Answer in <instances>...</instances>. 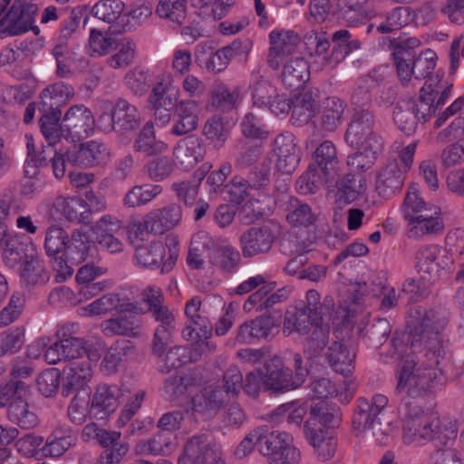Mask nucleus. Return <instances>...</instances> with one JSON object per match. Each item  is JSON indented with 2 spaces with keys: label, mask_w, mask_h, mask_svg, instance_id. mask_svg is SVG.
Here are the masks:
<instances>
[{
  "label": "nucleus",
  "mask_w": 464,
  "mask_h": 464,
  "mask_svg": "<svg viewBox=\"0 0 464 464\" xmlns=\"http://www.w3.org/2000/svg\"><path fill=\"white\" fill-rule=\"evenodd\" d=\"M447 323L446 316L430 311L411 332L392 334L381 354L398 362L397 393L424 398L445 383V368L450 361L449 340L442 333Z\"/></svg>",
  "instance_id": "f257e3e1"
},
{
  "label": "nucleus",
  "mask_w": 464,
  "mask_h": 464,
  "mask_svg": "<svg viewBox=\"0 0 464 464\" xmlns=\"http://www.w3.org/2000/svg\"><path fill=\"white\" fill-rule=\"evenodd\" d=\"M392 44L394 47L393 59L397 73L403 84L407 83L411 76L416 80H422L432 73L437 55L430 49L417 54L415 49L420 45L418 38L400 36L394 38Z\"/></svg>",
  "instance_id": "f03ea898"
},
{
  "label": "nucleus",
  "mask_w": 464,
  "mask_h": 464,
  "mask_svg": "<svg viewBox=\"0 0 464 464\" xmlns=\"http://www.w3.org/2000/svg\"><path fill=\"white\" fill-rule=\"evenodd\" d=\"M402 440L405 444H411L427 440L432 434V428L440 423L438 414L429 409L409 401L403 402Z\"/></svg>",
  "instance_id": "7ed1b4c3"
},
{
  "label": "nucleus",
  "mask_w": 464,
  "mask_h": 464,
  "mask_svg": "<svg viewBox=\"0 0 464 464\" xmlns=\"http://www.w3.org/2000/svg\"><path fill=\"white\" fill-rule=\"evenodd\" d=\"M179 241L173 235L166 238V244L160 241L152 242L149 246H137L135 252L136 264L144 268H161V274L170 272L179 256Z\"/></svg>",
  "instance_id": "20e7f679"
},
{
  "label": "nucleus",
  "mask_w": 464,
  "mask_h": 464,
  "mask_svg": "<svg viewBox=\"0 0 464 464\" xmlns=\"http://www.w3.org/2000/svg\"><path fill=\"white\" fill-rule=\"evenodd\" d=\"M260 454L271 464H297L299 450L293 445L291 434L275 430L269 425H263Z\"/></svg>",
  "instance_id": "39448f33"
},
{
  "label": "nucleus",
  "mask_w": 464,
  "mask_h": 464,
  "mask_svg": "<svg viewBox=\"0 0 464 464\" xmlns=\"http://www.w3.org/2000/svg\"><path fill=\"white\" fill-rule=\"evenodd\" d=\"M68 242L69 235L61 226L53 224L46 228L44 250L46 255L52 258L51 264L55 272V281L58 283L64 282L73 274V268L64 259Z\"/></svg>",
  "instance_id": "423d86ee"
},
{
  "label": "nucleus",
  "mask_w": 464,
  "mask_h": 464,
  "mask_svg": "<svg viewBox=\"0 0 464 464\" xmlns=\"http://www.w3.org/2000/svg\"><path fill=\"white\" fill-rule=\"evenodd\" d=\"M345 140L356 148L382 150L383 147L382 138L375 130L374 115L371 111L360 110L353 112L345 133Z\"/></svg>",
  "instance_id": "0eeeda50"
},
{
  "label": "nucleus",
  "mask_w": 464,
  "mask_h": 464,
  "mask_svg": "<svg viewBox=\"0 0 464 464\" xmlns=\"http://www.w3.org/2000/svg\"><path fill=\"white\" fill-rule=\"evenodd\" d=\"M278 237L276 224H263L243 231L238 238L243 257L253 258L270 253Z\"/></svg>",
  "instance_id": "6e6552de"
},
{
  "label": "nucleus",
  "mask_w": 464,
  "mask_h": 464,
  "mask_svg": "<svg viewBox=\"0 0 464 464\" xmlns=\"http://www.w3.org/2000/svg\"><path fill=\"white\" fill-rule=\"evenodd\" d=\"M37 5L29 0H14L8 12L0 19V38L22 34L34 29Z\"/></svg>",
  "instance_id": "1a4fd4ad"
},
{
  "label": "nucleus",
  "mask_w": 464,
  "mask_h": 464,
  "mask_svg": "<svg viewBox=\"0 0 464 464\" xmlns=\"http://www.w3.org/2000/svg\"><path fill=\"white\" fill-rule=\"evenodd\" d=\"M305 149L314 150L312 153L314 168L321 172L326 184H332L341 170L334 144L331 140H324L317 145L314 139H309L305 141Z\"/></svg>",
  "instance_id": "9d476101"
},
{
  "label": "nucleus",
  "mask_w": 464,
  "mask_h": 464,
  "mask_svg": "<svg viewBox=\"0 0 464 464\" xmlns=\"http://www.w3.org/2000/svg\"><path fill=\"white\" fill-rule=\"evenodd\" d=\"M95 120L90 109L82 104L71 106L62 122L63 138L72 142L88 138L94 130Z\"/></svg>",
  "instance_id": "9b49d317"
},
{
  "label": "nucleus",
  "mask_w": 464,
  "mask_h": 464,
  "mask_svg": "<svg viewBox=\"0 0 464 464\" xmlns=\"http://www.w3.org/2000/svg\"><path fill=\"white\" fill-rule=\"evenodd\" d=\"M0 206L8 224L14 222L19 230L27 234H35L38 227L34 225L32 217L26 215L27 203L18 193L6 189L0 196Z\"/></svg>",
  "instance_id": "f8f14e48"
},
{
  "label": "nucleus",
  "mask_w": 464,
  "mask_h": 464,
  "mask_svg": "<svg viewBox=\"0 0 464 464\" xmlns=\"http://www.w3.org/2000/svg\"><path fill=\"white\" fill-rule=\"evenodd\" d=\"M389 402L383 394H375L370 400L360 397L356 401V409L353 415V427L359 432H366L369 427H372L379 421V415Z\"/></svg>",
  "instance_id": "ddd939ff"
},
{
  "label": "nucleus",
  "mask_w": 464,
  "mask_h": 464,
  "mask_svg": "<svg viewBox=\"0 0 464 464\" xmlns=\"http://www.w3.org/2000/svg\"><path fill=\"white\" fill-rule=\"evenodd\" d=\"M264 390L274 393H283L297 389L299 386L293 378V372L285 367L279 357L270 358L265 362Z\"/></svg>",
  "instance_id": "4468645a"
},
{
  "label": "nucleus",
  "mask_w": 464,
  "mask_h": 464,
  "mask_svg": "<svg viewBox=\"0 0 464 464\" xmlns=\"http://www.w3.org/2000/svg\"><path fill=\"white\" fill-rule=\"evenodd\" d=\"M65 377L61 386V395L64 398L81 396L80 392L88 387L92 377V362L89 358L68 363L63 368Z\"/></svg>",
  "instance_id": "2eb2a0df"
},
{
  "label": "nucleus",
  "mask_w": 464,
  "mask_h": 464,
  "mask_svg": "<svg viewBox=\"0 0 464 464\" xmlns=\"http://www.w3.org/2000/svg\"><path fill=\"white\" fill-rule=\"evenodd\" d=\"M122 395L121 388L116 384L97 385L89 409L91 418L99 420L108 419L119 407Z\"/></svg>",
  "instance_id": "dca6fc26"
},
{
  "label": "nucleus",
  "mask_w": 464,
  "mask_h": 464,
  "mask_svg": "<svg viewBox=\"0 0 464 464\" xmlns=\"http://www.w3.org/2000/svg\"><path fill=\"white\" fill-rule=\"evenodd\" d=\"M274 152L278 171L290 175L296 169L301 160V152L293 133L286 131L279 134L274 141Z\"/></svg>",
  "instance_id": "f3484780"
},
{
  "label": "nucleus",
  "mask_w": 464,
  "mask_h": 464,
  "mask_svg": "<svg viewBox=\"0 0 464 464\" xmlns=\"http://www.w3.org/2000/svg\"><path fill=\"white\" fill-rule=\"evenodd\" d=\"M278 323L274 316L261 315L242 324L236 335L237 343H250L256 339L270 340L278 333Z\"/></svg>",
  "instance_id": "a211bd4d"
},
{
  "label": "nucleus",
  "mask_w": 464,
  "mask_h": 464,
  "mask_svg": "<svg viewBox=\"0 0 464 464\" xmlns=\"http://www.w3.org/2000/svg\"><path fill=\"white\" fill-rule=\"evenodd\" d=\"M143 313L138 306V311L120 314L118 316L107 319L101 324L102 334L107 337L127 336L138 337L142 330V319L138 315Z\"/></svg>",
  "instance_id": "6ab92c4d"
},
{
  "label": "nucleus",
  "mask_w": 464,
  "mask_h": 464,
  "mask_svg": "<svg viewBox=\"0 0 464 464\" xmlns=\"http://www.w3.org/2000/svg\"><path fill=\"white\" fill-rule=\"evenodd\" d=\"M199 122L198 105L194 100H181L173 112V126L169 133L183 136L195 130Z\"/></svg>",
  "instance_id": "aec40b11"
},
{
  "label": "nucleus",
  "mask_w": 464,
  "mask_h": 464,
  "mask_svg": "<svg viewBox=\"0 0 464 464\" xmlns=\"http://www.w3.org/2000/svg\"><path fill=\"white\" fill-rule=\"evenodd\" d=\"M297 40V35L293 32L283 34L278 31H272L269 34L270 48L267 55L269 66L277 70L285 62L286 58L295 52Z\"/></svg>",
  "instance_id": "412c9836"
},
{
  "label": "nucleus",
  "mask_w": 464,
  "mask_h": 464,
  "mask_svg": "<svg viewBox=\"0 0 464 464\" xmlns=\"http://www.w3.org/2000/svg\"><path fill=\"white\" fill-rule=\"evenodd\" d=\"M74 96V88L63 82H56L46 86L40 94L38 110L50 111H62Z\"/></svg>",
  "instance_id": "4be33fe9"
},
{
  "label": "nucleus",
  "mask_w": 464,
  "mask_h": 464,
  "mask_svg": "<svg viewBox=\"0 0 464 464\" xmlns=\"http://www.w3.org/2000/svg\"><path fill=\"white\" fill-rule=\"evenodd\" d=\"M405 178L398 160H389L377 175L376 189L382 198H389L401 190Z\"/></svg>",
  "instance_id": "5701e85b"
},
{
  "label": "nucleus",
  "mask_w": 464,
  "mask_h": 464,
  "mask_svg": "<svg viewBox=\"0 0 464 464\" xmlns=\"http://www.w3.org/2000/svg\"><path fill=\"white\" fill-rule=\"evenodd\" d=\"M181 217L182 211L180 206L170 204L147 214L144 219V227L147 232L162 234L177 226Z\"/></svg>",
  "instance_id": "b1692460"
},
{
  "label": "nucleus",
  "mask_w": 464,
  "mask_h": 464,
  "mask_svg": "<svg viewBox=\"0 0 464 464\" xmlns=\"http://www.w3.org/2000/svg\"><path fill=\"white\" fill-rule=\"evenodd\" d=\"M57 154L59 155V151L55 150L54 147L43 145L40 158H26L24 167L25 176L33 179L38 175L41 168L47 167L51 163L55 178H63L65 174L64 165L63 159L57 157Z\"/></svg>",
  "instance_id": "393cba45"
},
{
  "label": "nucleus",
  "mask_w": 464,
  "mask_h": 464,
  "mask_svg": "<svg viewBox=\"0 0 464 464\" xmlns=\"http://www.w3.org/2000/svg\"><path fill=\"white\" fill-rule=\"evenodd\" d=\"M76 442L77 436L70 427L58 426L47 437L44 445L41 447V454L45 457L58 458L74 447Z\"/></svg>",
  "instance_id": "a878e982"
},
{
  "label": "nucleus",
  "mask_w": 464,
  "mask_h": 464,
  "mask_svg": "<svg viewBox=\"0 0 464 464\" xmlns=\"http://www.w3.org/2000/svg\"><path fill=\"white\" fill-rule=\"evenodd\" d=\"M21 283L25 287H33L44 285L50 278L49 272L45 268L44 262L38 256L36 249L31 251V255L21 264L19 267Z\"/></svg>",
  "instance_id": "bb28decb"
},
{
  "label": "nucleus",
  "mask_w": 464,
  "mask_h": 464,
  "mask_svg": "<svg viewBox=\"0 0 464 464\" xmlns=\"http://www.w3.org/2000/svg\"><path fill=\"white\" fill-rule=\"evenodd\" d=\"M113 111L117 134L124 135L140 128L141 114L135 105L124 99H118Z\"/></svg>",
  "instance_id": "cd10ccee"
},
{
  "label": "nucleus",
  "mask_w": 464,
  "mask_h": 464,
  "mask_svg": "<svg viewBox=\"0 0 464 464\" xmlns=\"http://www.w3.org/2000/svg\"><path fill=\"white\" fill-rule=\"evenodd\" d=\"M329 366L337 373L345 377L351 375L354 370L355 353L350 351L343 343L334 341L324 353Z\"/></svg>",
  "instance_id": "c85d7f7f"
},
{
  "label": "nucleus",
  "mask_w": 464,
  "mask_h": 464,
  "mask_svg": "<svg viewBox=\"0 0 464 464\" xmlns=\"http://www.w3.org/2000/svg\"><path fill=\"white\" fill-rule=\"evenodd\" d=\"M95 243L90 238L87 233L80 229H74L67 244L64 259L67 264L72 266L85 261L88 256H92L95 251Z\"/></svg>",
  "instance_id": "c756f323"
},
{
  "label": "nucleus",
  "mask_w": 464,
  "mask_h": 464,
  "mask_svg": "<svg viewBox=\"0 0 464 464\" xmlns=\"http://www.w3.org/2000/svg\"><path fill=\"white\" fill-rule=\"evenodd\" d=\"M440 248L436 245H430L420 248L416 253V269L426 280L437 281L443 266L439 261Z\"/></svg>",
  "instance_id": "7c9ffc66"
},
{
  "label": "nucleus",
  "mask_w": 464,
  "mask_h": 464,
  "mask_svg": "<svg viewBox=\"0 0 464 464\" xmlns=\"http://www.w3.org/2000/svg\"><path fill=\"white\" fill-rule=\"evenodd\" d=\"M213 455L211 440L207 434L194 435L186 443L179 464H204Z\"/></svg>",
  "instance_id": "2f4dec72"
},
{
  "label": "nucleus",
  "mask_w": 464,
  "mask_h": 464,
  "mask_svg": "<svg viewBox=\"0 0 464 464\" xmlns=\"http://www.w3.org/2000/svg\"><path fill=\"white\" fill-rule=\"evenodd\" d=\"M204 154L203 144L194 137L180 140L173 150L175 160L185 169L193 168L204 159Z\"/></svg>",
  "instance_id": "473e14b6"
},
{
  "label": "nucleus",
  "mask_w": 464,
  "mask_h": 464,
  "mask_svg": "<svg viewBox=\"0 0 464 464\" xmlns=\"http://www.w3.org/2000/svg\"><path fill=\"white\" fill-rule=\"evenodd\" d=\"M227 401V395L219 386L203 388L192 398L193 409L198 412L216 414Z\"/></svg>",
  "instance_id": "72a5a7b5"
},
{
  "label": "nucleus",
  "mask_w": 464,
  "mask_h": 464,
  "mask_svg": "<svg viewBox=\"0 0 464 464\" xmlns=\"http://www.w3.org/2000/svg\"><path fill=\"white\" fill-rule=\"evenodd\" d=\"M281 81L288 90H298L309 79L307 62L302 57L290 59L283 63Z\"/></svg>",
  "instance_id": "f704fd0d"
},
{
  "label": "nucleus",
  "mask_w": 464,
  "mask_h": 464,
  "mask_svg": "<svg viewBox=\"0 0 464 464\" xmlns=\"http://www.w3.org/2000/svg\"><path fill=\"white\" fill-rule=\"evenodd\" d=\"M439 215L440 208L435 207L431 208L430 211L417 216L414 220L409 223L411 236L423 237L441 233L444 227Z\"/></svg>",
  "instance_id": "c9c22d12"
},
{
  "label": "nucleus",
  "mask_w": 464,
  "mask_h": 464,
  "mask_svg": "<svg viewBox=\"0 0 464 464\" xmlns=\"http://www.w3.org/2000/svg\"><path fill=\"white\" fill-rule=\"evenodd\" d=\"M210 168L211 166L202 165L188 179L173 183L171 188L178 198L186 205H192L197 198L199 186Z\"/></svg>",
  "instance_id": "e433bc0d"
},
{
  "label": "nucleus",
  "mask_w": 464,
  "mask_h": 464,
  "mask_svg": "<svg viewBox=\"0 0 464 464\" xmlns=\"http://www.w3.org/2000/svg\"><path fill=\"white\" fill-rule=\"evenodd\" d=\"M217 243L207 231H198L191 239L190 246L187 256V265L191 269H202L205 264L203 251L215 250Z\"/></svg>",
  "instance_id": "4c0bfd02"
},
{
  "label": "nucleus",
  "mask_w": 464,
  "mask_h": 464,
  "mask_svg": "<svg viewBox=\"0 0 464 464\" xmlns=\"http://www.w3.org/2000/svg\"><path fill=\"white\" fill-rule=\"evenodd\" d=\"M321 322L304 308L295 306L293 311H287L284 321V333L288 334L296 332L300 334H308L312 328Z\"/></svg>",
  "instance_id": "58836bf2"
},
{
  "label": "nucleus",
  "mask_w": 464,
  "mask_h": 464,
  "mask_svg": "<svg viewBox=\"0 0 464 464\" xmlns=\"http://www.w3.org/2000/svg\"><path fill=\"white\" fill-rule=\"evenodd\" d=\"M133 150L135 152L149 157L165 151L167 144L156 139L153 123L148 121L137 135L133 143Z\"/></svg>",
  "instance_id": "ea45409f"
},
{
  "label": "nucleus",
  "mask_w": 464,
  "mask_h": 464,
  "mask_svg": "<svg viewBox=\"0 0 464 464\" xmlns=\"http://www.w3.org/2000/svg\"><path fill=\"white\" fill-rule=\"evenodd\" d=\"M136 312L138 303L121 302L118 294L110 293L94 300L87 307L86 311L90 315H98L111 311Z\"/></svg>",
  "instance_id": "a19ab883"
},
{
  "label": "nucleus",
  "mask_w": 464,
  "mask_h": 464,
  "mask_svg": "<svg viewBox=\"0 0 464 464\" xmlns=\"http://www.w3.org/2000/svg\"><path fill=\"white\" fill-rule=\"evenodd\" d=\"M286 212V220L296 227H308L317 219V215L312 207L296 198H289Z\"/></svg>",
  "instance_id": "79ce46f5"
},
{
  "label": "nucleus",
  "mask_w": 464,
  "mask_h": 464,
  "mask_svg": "<svg viewBox=\"0 0 464 464\" xmlns=\"http://www.w3.org/2000/svg\"><path fill=\"white\" fill-rule=\"evenodd\" d=\"M172 450V434L160 430L149 440L137 442L135 451L139 455H168Z\"/></svg>",
  "instance_id": "37998d69"
},
{
  "label": "nucleus",
  "mask_w": 464,
  "mask_h": 464,
  "mask_svg": "<svg viewBox=\"0 0 464 464\" xmlns=\"http://www.w3.org/2000/svg\"><path fill=\"white\" fill-rule=\"evenodd\" d=\"M39 111L41 113L39 126L41 132L45 139V145L53 146L55 149L62 143L61 138L63 137L61 123L62 111Z\"/></svg>",
  "instance_id": "c03bdc74"
},
{
  "label": "nucleus",
  "mask_w": 464,
  "mask_h": 464,
  "mask_svg": "<svg viewBox=\"0 0 464 464\" xmlns=\"http://www.w3.org/2000/svg\"><path fill=\"white\" fill-rule=\"evenodd\" d=\"M69 326L63 327L58 331L57 334L61 337L60 345L63 353L64 362L72 363L75 361L84 360L89 358L90 355H86V348L82 338L74 337L70 334Z\"/></svg>",
  "instance_id": "a18cd8bd"
},
{
  "label": "nucleus",
  "mask_w": 464,
  "mask_h": 464,
  "mask_svg": "<svg viewBox=\"0 0 464 464\" xmlns=\"http://www.w3.org/2000/svg\"><path fill=\"white\" fill-rule=\"evenodd\" d=\"M34 249L35 246L32 242L24 243L13 237L9 238L0 253H2L4 263L14 268L18 264L21 265Z\"/></svg>",
  "instance_id": "49530a36"
},
{
  "label": "nucleus",
  "mask_w": 464,
  "mask_h": 464,
  "mask_svg": "<svg viewBox=\"0 0 464 464\" xmlns=\"http://www.w3.org/2000/svg\"><path fill=\"white\" fill-rule=\"evenodd\" d=\"M155 12L160 18L179 27L187 15V0H159Z\"/></svg>",
  "instance_id": "de8ad7c7"
},
{
  "label": "nucleus",
  "mask_w": 464,
  "mask_h": 464,
  "mask_svg": "<svg viewBox=\"0 0 464 464\" xmlns=\"http://www.w3.org/2000/svg\"><path fill=\"white\" fill-rule=\"evenodd\" d=\"M393 120L397 127L406 135L412 134L417 128L419 118L414 113L412 99L400 101L393 110Z\"/></svg>",
  "instance_id": "09e8293b"
},
{
  "label": "nucleus",
  "mask_w": 464,
  "mask_h": 464,
  "mask_svg": "<svg viewBox=\"0 0 464 464\" xmlns=\"http://www.w3.org/2000/svg\"><path fill=\"white\" fill-rule=\"evenodd\" d=\"M162 192V188L155 184H143L132 187L124 196L122 202L126 208H133L148 204Z\"/></svg>",
  "instance_id": "8fccbe9b"
},
{
  "label": "nucleus",
  "mask_w": 464,
  "mask_h": 464,
  "mask_svg": "<svg viewBox=\"0 0 464 464\" xmlns=\"http://www.w3.org/2000/svg\"><path fill=\"white\" fill-rule=\"evenodd\" d=\"M362 177L360 174L349 173L335 181V199L339 203L349 204L354 201L362 187Z\"/></svg>",
  "instance_id": "3c124183"
},
{
  "label": "nucleus",
  "mask_w": 464,
  "mask_h": 464,
  "mask_svg": "<svg viewBox=\"0 0 464 464\" xmlns=\"http://www.w3.org/2000/svg\"><path fill=\"white\" fill-rule=\"evenodd\" d=\"M8 420L24 430H31L39 424V418L34 409L29 405L28 400L13 404L6 410Z\"/></svg>",
  "instance_id": "603ef678"
},
{
  "label": "nucleus",
  "mask_w": 464,
  "mask_h": 464,
  "mask_svg": "<svg viewBox=\"0 0 464 464\" xmlns=\"http://www.w3.org/2000/svg\"><path fill=\"white\" fill-rule=\"evenodd\" d=\"M344 107L337 97L327 98L323 105L319 117V125L324 130L334 131L341 122Z\"/></svg>",
  "instance_id": "864d4df0"
},
{
  "label": "nucleus",
  "mask_w": 464,
  "mask_h": 464,
  "mask_svg": "<svg viewBox=\"0 0 464 464\" xmlns=\"http://www.w3.org/2000/svg\"><path fill=\"white\" fill-rule=\"evenodd\" d=\"M62 212L64 218L77 224H92V215L90 208L85 204V200L78 198H67L62 200Z\"/></svg>",
  "instance_id": "5fc2aeb1"
},
{
  "label": "nucleus",
  "mask_w": 464,
  "mask_h": 464,
  "mask_svg": "<svg viewBox=\"0 0 464 464\" xmlns=\"http://www.w3.org/2000/svg\"><path fill=\"white\" fill-rule=\"evenodd\" d=\"M239 98L237 89H230L222 82L214 84L210 93L211 105L217 111L227 112L236 108Z\"/></svg>",
  "instance_id": "6e6d98bb"
},
{
  "label": "nucleus",
  "mask_w": 464,
  "mask_h": 464,
  "mask_svg": "<svg viewBox=\"0 0 464 464\" xmlns=\"http://www.w3.org/2000/svg\"><path fill=\"white\" fill-rule=\"evenodd\" d=\"M435 207V205L426 203L422 198H420L418 189L414 186H411L408 189L401 210L403 218L410 223L414 220L417 216L429 212L431 208Z\"/></svg>",
  "instance_id": "4d7b16f0"
},
{
  "label": "nucleus",
  "mask_w": 464,
  "mask_h": 464,
  "mask_svg": "<svg viewBox=\"0 0 464 464\" xmlns=\"http://www.w3.org/2000/svg\"><path fill=\"white\" fill-rule=\"evenodd\" d=\"M392 333L390 322L385 318H378L365 326L362 339L365 344L371 348H380Z\"/></svg>",
  "instance_id": "13d9d810"
},
{
  "label": "nucleus",
  "mask_w": 464,
  "mask_h": 464,
  "mask_svg": "<svg viewBox=\"0 0 464 464\" xmlns=\"http://www.w3.org/2000/svg\"><path fill=\"white\" fill-rule=\"evenodd\" d=\"M306 339L304 353L309 359L317 358L325 348L329 341L330 327L324 321L312 328Z\"/></svg>",
  "instance_id": "bf43d9fd"
},
{
  "label": "nucleus",
  "mask_w": 464,
  "mask_h": 464,
  "mask_svg": "<svg viewBox=\"0 0 464 464\" xmlns=\"http://www.w3.org/2000/svg\"><path fill=\"white\" fill-rule=\"evenodd\" d=\"M305 302L298 304L300 308H304L307 313L312 314L315 318L324 321V317L331 314L334 308V303L332 297L326 296L321 302L319 293L314 289L306 292Z\"/></svg>",
  "instance_id": "052dcab7"
},
{
  "label": "nucleus",
  "mask_w": 464,
  "mask_h": 464,
  "mask_svg": "<svg viewBox=\"0 0 464 464\" xmlns=\"http://www.w3.org/2000/svg\"><path fill=\"white\" fill-rule=\"evenodd\" d=\"M242 253L230 245L217 247L209 256V262L225 272L231 273L239 266Z\"/></svg>",
  "instance_id": "680f3d73"
},
{
  "label": "nucleus",
  "mask_w": 464,
  "mask_h": 464,
  "mask_svg": "<svg viewBox=\"0 0 464 464\" xmlns=\"http://www.w3.org/2000/svg\"><path fill=\"white\" fill-rule=\"evenodd\" d=\"M29 386L23 381L11 380L0 389V408L11 409L13 404L28 400Z\"/></svg>",
  "instance_id": "e2e57ef3"
},
{
  "label": "nucleus",
  "mask_w": 464,
  "mask_h": 464,
  "mask_svg": "<svg viewBox=\"0 0 464 464\" xmlns=\"http://www.w3.org/2000/svg\"><path fill=\"white\" fill-rule=\"evenodd\" d=\"M438 91L428 87H422L420 92V96L417 101L412 99V105L414 107V113L419 118V121H428L433 114H435L437 108L434 104Z\"/></svg>",
  "instance_id": "0e129e2a"
},
{
  "label": "nucleus",
  "mask_w": 464,
  "mask_h": 464,
  "mask_svg": "<svg viewBox=\"0 0 464 464\" xmlns=\"http://www.w3.org/2000/svg\"><path fill=\"white\" fill-rule=\"evenodd\" d=\"M271 160H266L252 167L246 174L247 186L252 190L266 192L271 184Z\"/></svg>",
  "instance_id": "69168bd1"
},
{
  "label": "nucleus",
  "mask_w": 464,
  "mask_h": 464,
  "mask_svg": "<svg viewBox=\"0 0 464 464\" xmlns=\"http://www.w3.org/2000/svg\"><path fill=\"white\" fill-rule=\"evenodd\" d=\"M309 415L307 420H313L314 425L321 427L334 426L339 422L341 417L340 410L325 401H320L312 406Z\"/></svg>",
  "instance_id": "338daca9"
},
{
  "label": "nucleus",
  "mask_w": 464,
  "mask_h": 464,
  "mask_svg": "<svg viewBox=\"0 0 464 464\" xmlns=\"http://www.w3.org/2000/svg\"><path fill=\"white\" fill-rule=\"evenodd\" d=\"M412 20L411 10L408 6H397L388 13L386 22L376 26L379 34H385L399 30Z\"/></svg>",
  "instance_id": "774afa93"
}]
</instances>
